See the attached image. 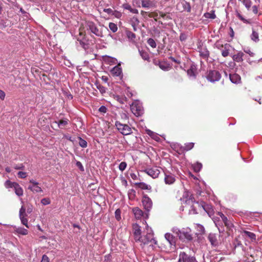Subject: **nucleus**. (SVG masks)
<instances>
[{"instance_id": "f257e3e1", "label": "nucleus", "mask_w": 262, "mask_h": 262, "mask_svg": "<svg viewBox=\"0 0 262 262\" xmlns=\"http://www.w3.org/2000/svg\"><path fill=\"white\" fill-rule=\"evenodd\" d=\"M146 224L145 232L146 234L142 235L141 230L139 225L136 224L133 225L134 229V236L136 242H138L141 243V245H145L148 244L150 242L153 241L156 244L157 241L154 238V233L151 229Z\"/></svg>"}, {"instance_id": "f03ea898", "label": "nucleus", "mask_w": 262, "mask_h": 262, "mask_svg": "<svg viewBox=\"0 0 262 262\" xmlns=\"http://www.w3.org/2000/svg\"><path fill=\"white\" fill-rule=\"evenodd\" d=\"M205 77L209 81L214 83L221 79V74L216 70H210L206 73Z\"/></svg>"}, {"instance_id": "7ed1b4c3", "label": "nucleus", "mask_w": 262, "mask_h": 262, "mask_svg": "<svg viewBox=\"0 0 262 262\" xmlns=\"http://www.w3.org/2000/svg\"><path fill=\"white\" fill-rule=\"evenodd\" d=\"M132 112L137 117L142 116L144 113V109L142 103L138 100L133 102L130 105Z\"/></svg>"}, {"instance_id": "20e7f679", "label": "nucleus", "mask_w": 262, "mask_h": 262, "mask_svg": "<svg viewBox=\"0 0 262 262\" xmlns=\"http://www.w3.org/2000/svg\"><path fill=\"white\" fill-rule=\"evenodd\" d=\"M115 126L118 130L123 135H128L132 133L131 127L125 124H122L118 121L115 122Z\"/></svg>"}, {"instance_id": "39448f33", "label": "nucleus", "mask_w": 262, "mask_h": 262, "mask_svg": "<svg viewBox=\"0 0 262 262\" xmlns=\"http://www.w3.org/2000/svg\"><path fill=\"white\" fill-rule=\"evenodd\" d=\"M86 27L88 30H90L92 33L95 34L96 36L99 37L103 36L102 31L99 29L93 21H88L86 22Z\"/></svg>"}, {"instance_id": "423d86ee", "label": "nucleus", "mask_w": 262, "mask_h": 262, "mask_svg": "<svg viewBox=\"0 0 262 262\" xmlns=\"http://www.w3.org/2000/svg\"><path fill=\"white\" fill-rule=\"evenodd\" d=\"M214 45L218 50L221 51L222 55L224 57H226L229 55V51L231 48L230 44L226 43L223 45L220 41H217Z\"/></svg>"}, {"instance_id": "0eeeda50", "label": "nucleus", "mask_w": 262, "mask_h": 262, "mask_svg": "<svg viewBox=\"0 0 262 262\" xmlns=\"http://www.w3.org/2000/svg\"><path fill=\"white\" fill-rule=\"evenodd\" d=\"M178 262H198L195 257L186 254L185 252H181L179 255Z\"/></svg>"}, {"instance_id": "6e6552de", "label": "nucleus", "mask_w": 262, "mask_h": 262, "mask_svg": "<svg viewBox=\"0 0 262 262\" xmlns=\"http://www.w3.org/2000/svg\"><path fill=\"white\" fill-rule=\"evenodd\" d=\"M142 203L145 210L149 212L152 208V202L147 195L144 194L142 199Z\"/></svg>"}, {"instance_id": "1a4fd4ad", "label": "nucleus", "mask_w": 262, "mask_h": 262, "mask_svg": "<svg viewBox=\"0 0 262 262\" xmlns=\"http://www.w3.org/2000/svg\"><path fill=\"white\" fill-rule=\"evenodd\" d=\"M144 171L153 179L158 178L160 173V170L157 167L146 168Z\"/></svg>"}, {"instance_id": "9d476101", "label": "nucleus", "mask_w": 262, "mask_h": 262, "mask_svg": "<svg viewBox=\"0 0 262 262\" xmlns=\"http://www.w3.org/2000/svg\"><path fill=\"white\" fill-rule=\"evenodd\" d=\"M200 56L204 59L207 60L209 57V52L206 47H202L200 45L198 46Z\"/></svg>"}, {"instance_id": "9b49d317", "label": "nucleus", "mask_w": 262, "mask_h": 262, "mask_svg": "<svg viewBox=\"0 0 262 262\" xmlns=\"http://www.w3.org/2000/svg\"><path fill=\"white\" fill-rule=\"evenodd\" d=\"M30 183L32 184V185L29 186L28 187V189L32 191L33 192L39 193L42 192V189L40 186H38V182L32 179L30 180Z\"/></svg>"}, {"instance_id": "f8f14e48", "label": "nucleus", "mask_w": 262, "mask_h": 262, "mask_svg": "<svg viewBox=\"0 0 262 262\" xmlns=\"http://www.w3.org/2000/svg\"><path fill=\"white\" fill-rule=\"evenodd\" d=\"M176 181L174 175L170 173H165L164 182L165 184L171 185Z\"/></svg>"}, {"instance_id": "ddd939ff", "label": "nucleus", "mask_w": 262, "mask_h": 262, "mask_svg": "<svg viewBox=\"0 0 262 262\" xmlns=\"http://www.w3.org/2000/svg\"><path fill=\"white\" fill-rule=\"evenodd\" d=\"M208 239L212 246L216 247L218 245L217 235L215 233H210L208 236Z\"/></svg>"}, {"instance_id": "4468645a", "label": "nucleus", "mask_w": 262, "mask_h": 262, "mask_svg": "<svg viewBox=\"0 0 262 262\" xmlns=\"http://www.w3.org/2000/svg\"><path fill=\"white\" fill-rule=\"evenodd\" d=\"M132 211L134 214L135 218L137 220L141 219L144 214L143 211L138 207L133 208Z\"/></svg>"}, {"instance_id": "2eb2a0df", "label": "nucleus", "mask_w": 262, "mask_h": 262, "mask_svg": "<svg viewBox=\"0 0 262 262\" xmlns=\"http://www.w3.org/2000/svg\"><path fill=\"white\" fill-rule=\"evenodd\" d=\"M244 54L242 52L239 51L237 53V54L233 55L232 56V58L233 61H234L235 62H242L244 60Z\"/></svg>"}, {"instance_id": "dca6fc26", "label": "nucleus", "mask_w": 262, "mask_h": 262, "mask_svg": "<svg viewBox=\"0 0 262 262\" xmlns=\"http://www.w3.org/2000/svg\"><path fill=\"white\" fill-rule=\"evenodd\" d=\"M250 38L255 42H258L259 41V34L256 29L252 28V33L250 35Z\"/></svg>"}, {"instance_id": "f3484780", "label": "nucleus", "mask_w": 262, "mask_h": 262, "mask_svg": "<svg viewBox=\"0 0 262 262\" xmlns=\"http://www.w3.org/2000/svg\"><path fill=\"white\" fill-rule=\"evenodd\" d=\"M229 78L231 82L235 84L240 83L241 80V76L236 73L230 74L229 75Z\"/></svg>"}, {"instance_id": "a211bd4d", "label": "nucleus", "mask_w": 262, "mask_h": 262, "mask_svg": "<svg viewBox=\"0 0 262 262\" xmlns=\"http://www.w3.org/2000/svg\"><path fill=\"white\" fill-rule=\"evenodd\" d=\"M111 72L114 76H120L122 75V69L120 65H117L112 69Z\"/></svg>"}, {"instance_id": "6ab92c4d", "label": "nucleus", "mask_w": 262, "mask_h": 262, "mask_svg": "<svg viewBox=\"0 0 262 262\" xmlns=\"http://www.w3.org/2000/svg\"><path fill=\"white\" fill-rule=\"evenodd\" d=\"M179 238L182 240L187 239L188 241H190L192 239V236L190 233L183 230L181 231Z\"/></svg>"}, {"instance_id": "aec40b11", "label": "nucleus", "mask_w": 262, "mask_h": 262, "mask_svg": "<svg viewBox=\"0 0 262 262\" xmlns=\"http://www.w3.org/2000/svg\"><path fill=\"white\" fill-rule=\"evenodd\" d=\"M146 132L148 136H149L152 139L155 140L156 141H159L160 140V138L159 135L149 129H146Z\"/></svg>"}, {"instance_id": "412c9836", "label": "nucleus", "mask_w": 262, "mask_h": 262, "mask_svg": "<svg viewBox=\"0 0 262 262\" xmlns=\"http://www.w3.org/2000/svg\"><path fill=\"white\" fill-rule=\"evenodd\" d=\"M122 7L124 9L127 10L133 14L138 13V10L136 9L132 8L131 6L128 3L123 4Z\"/></svg>"}, {"instance_id": "4be33fe9", "label": "nucleus", "mask_w": 262, "mask_h": 262, "mask_svg": "<svg viewBox=\"0 0 262 262\" xmlns=\"http://www.w3.org/2000/svg\"><path fill=\"white\" fill-rule=\"evenodd\" d=\"M68 119L60 120L58 121H55V123L57 124L58 126L60 128H63L68 124Z\"/></svg>"}, {"instance_id": "5701e85b", "label": "nucleus", "mask_w": 262, "mask_h": 262, "mask_svg": "<svg viewBox=\"0 0 262 262\" xmlns=\"http://www.w3.org/2000/svg\"><path fill=\"white\" fill-rule=\"evenodd\" d=\"M135 185L144 190H150L151 188L150 185H148L144 182L136 183Z\"/></svg>"}, {"instance_id": "b1692460", "label": "nucleus", "mask_w": 262, "mask_h": 262, "mask_svg": "<svg viewBox=\"0 0 262 262\" xmlns=\"http://www.w3.org/2000/svg\"><path fill=\"white\" fill-rule=\"evenodd\" d=\"M165 237L170 245H172L175 244V238L171 233H166L165 234Z\"/></svg>"}, {"instance_id": "393cba45", "label": "nucleus", "mask_w": 262, "mask_h": 262, "mask_svg": "<svg viewBox=\"0 0 262 262\" xmlns=\"http://www.w3.org/2000/svg\"><path fill=\"white\" fill-rule=\"evenodd\" d=\"M15 232L18 234L23 235H25L28 234V230L23 227H16L15 229Z\"/></svg>"}, {"instance_id": "a878e982", "label": "nucleus", "mask_w": 262, "mask_h": 262, "mask_svg": "<svg viewBox=\"0 0 262 262\" xmlns=\"http://www.w3.org/2000/svg\"><path fill=\"white\" fill-rule=\"evenodd\" d=\"M195 71L196 68L194 66H191L190 68L187 70V73L190 77H195Z\"/></svg>"}, {"instance_id": "bb28decb", "label": "nucleus", "mask_w": 262, "mask_h": 262, "mask_svg": "<svg viewBox=\"0 0 262 262\" xmlns=\"http://www.w3.org/2000/svg\"><path fill=\"white\" fill-rule=\"evenodd\" d=\"M16 194L18 196H22L23 195V190L20 185L17 183L15 184L14 188Z\"/></svg>"}, {"instance_id": "cd10ccee", "label": "nucleus", "mask_w": 262, "mask_h": 262, "mask_svg": "<svg viewBox=\"0 0 262 262\" xmlns=\"http://www.w3.org/2000/svg\"><path fill=\"white\" fill-rule=\"evenodd\" d=\"M236 16L244 23L246 24H250L251 23L250 19L245 18L238 12H236Z\"/></svg>"}, {"instance_id": "c85d7f7f", "label": "nucleus", "mask_w": 262, "mask_h": 262, "mask_svg": "<svg viewBox=\"0 0 262 262\" xmlns=\"http://www.w3.org/2000/svg\"><path fill=\"white\" fill-rule=\"evenodd\" d=\"M242 3L246 8L247 10H250L252 6V2L251 0H242Z\"/></svg>"}, {"instance_id": "c756f323", "label": "nucleus", "mask_w": 262, "mask_h": 262, "mask_svg": "<svg viewBox=\"0 0 262 262\" xmlns=\"http://www.w3.org/2000/svg\"><path fill=\"white\" fill-rule=\"evenodd\" d=\"M27 216H19L20 220L21 221V223L23 225L25 226L27 228H29V226L28 225V220L26 218Z\"/></svg>"}, {"instance_id": "7c9ffc66", "label": "nucleus", "mask_w": 262, "mask_h": 262, "mask_svg": "<svg viewBox=\"0 0 262 262\" xmlns=\"http://www.w3.org/2000/svg\"><path fill=\"white\" fill-rule=\"evenodd\" d=\"M78 140H79V145L82 148H85L87 147L88 146V143H87V142L83 139L82 138H81L80 137H79L78 138Z\"/></svg>"}, {"instance_id": "2f4dec72", "label": "nucleus", "mask_w": 262, "mask_h": 262, "mask_svg": "<svg viewBox=\"0 0 262 262\" xmlns=\"http://www.w3.org/2000/svg\"><path fill=\"white\" fill-rule=\"evenodd\" d=\"M139 53L143 59L147 61L149 60V55L146 52L144 51H139Z\"/></svg>"}, {"instance_id": "473e14b6", "label": "nucleus", "mask_w": 262, "mask_h": 262, "mask_svg": "<svg viewBox=\"0 0 262 262\" xmlns=\"http://www.w3.org/2000/svg\"><path fill=\"white\" fill-rule=\"evenodd\" d=\"M204 16L206 18L214 19L216 17V15L214 11L211 12H206L204 13Z\"/></svg>"}, {"instance_id": "72a5a7b5", "label": "nucleus", "mask_w": 262, "mask_h": 262, "mask_svg": "<svg viewBox=\"0 0 262 262\" xmlns=\"http://www.w3.org/2000/svg\"><path fill=\"white\" fill-rule=\"evenodd\" d=\"M191 202L193 203L191 206V209L190 210V211L192 212V213L193 214H196V213H197V211H196V207L195 206V205L198 206L199 207L200 206V205L199 204V203L198 202H195L194 201L193 202L192 200H191Z\"/></svg>"}, {"instance_id": "f704fd0d", "label": "nucleus", "mask_w": 262, "mask_h": 262, "mask_svg": "<svg viewBox=\"0 0 262 262\" xmlns=\"http://www.w3.org/2000/svg\"><path fill=\"white\" fill-rule=\"evenodd\" d=\"M110 29L113 32L115 33L117 31L118 27L116 24L113 23H110L108 24Z\"/></svg>"}, {"instance_id": "c9c22d12", "label": "nucleus", "mask_w": 262, "mask_h": 262, "mask_svg": "<svg viewBox=\"0 0 262 262\" xmlns=\"http://www.w3.org/2000/svg\"><path fill=\"white\" fill-rule=\"evenodd\" d=\"M16 182H12L9 180H7L5 183V186L6 188H14L15 184H16Z\"/></svg>"}, {"instance_id": "e433bc0d", "label": "nucleus", "mask_w": 262, "mask_h": 262, "mask_svg": "<svg viewBox=\"0 0 262 262\" xmlns=\"http://www.w3.org/2000/svg\"><path fill=\"white\" fill-rule=\"evenodd\" d=\"M193 168L195 172H199L202 168V165L201 163L197 162L193 165Z\"/></svg>"}, {"instance_id": "4c0bfd02", "label": "nucleus", "mask_w": 262, "mask_h": 262, "mask_svg": "<svg viewBox=\"0 0 262 262\" xmlns=\"http://www.w3.org/2000/svg\"><path fill=\"white\" fill-rule=\"evenodd\" d=\"M126 35H127V38L132 41H134L135 40V39L136 38L135 34L132 32L131 31H127Z\"/></svg>"}, {"instance_id": "58836bf2", "label": "nucleus", "mask_w": 262, "mask_h": 262, "mask_svg": "<svg viewBox=\"0 0 262 262\" xmlns=\"http://www.w3.org/2000/svg\"><path fill=\"white\" fill-rule=\"evenodd\" d=\"M128 198L130 200H134L136 197V191L134 189H132L128 191Z\"/></svg>"}, {"instance_id": "ea45409f", "label": "nucleus", "mask_w": 262, "mask_h": 262, "mask_svg": "<svg viewBox=\"0 0 262 262\" xmlns=\"http://www.w3.org/2000/svg\"><path fill=\"white\" fill-rule=\"evenodd\" d=\"M105 61H107L108 62L116 63L117 61V59L115 58L111 57L109 56H105Z\"/></svg>"}, {"instance_id": "a19ab883", "label": "nucleus", "mask_w": 262, "mask_h": 262, "mask_svg": "<svg viewBox=\"0 0 262 262\" xmlns=\"http://www.w3.org/2000/svg\"><path fill=\"white\" fill-rule=\"evenodd\" d=\"M147 43L152 48H155L157 46V44L155 42V41L154 40V39L152 38H149L148 40H147Z\"/></svg>"}, {"instance_id": "79ce46f5", "label": "nucleus", "mask_w": 262, "mask_h": 262, "mask_svg": "<svg viewBox=\"0 0 262 262\" xmlns=\"http://www.w3.org/2000/svg\"><path fill=\"white\" fill-rule=\"evenodd\" d=\"M133 19L134 20V21L132 23V25L133 27L134 30L136 31L137 30L136 26L138 25L139 21L136 17H133Z\"/></svg>"}, {"instance_id": "37998d69", "label": "nucleus", "mask_w": 262, "mask_h": 262, "mask_svg": "<svg viewBox=\"0 0 262 262\" xmlns=\"http://www.w3.org/2000/svg\"><path fill=\"white\" fill-rule=\"evenodd\" d=\"M244 233L246 236H248L250 238L252 239H255V234L254 233L248 231H245Z\"/></svg>"}, {"instance_id": "c03bdc74", "label": "nucleus", "mask_w": 262, "mask_h": 262, "mask_svg": "<svg viewBox=\"0 0 262 262\" xmlns=\"http://www.w3.org/2000/svg\"><path fill=\"white\" fill-rule=\"evenodd\" d=\"M126 166H127L126 163L125 162H122L120 163V164L119 165V169L120 171H123L126 169Z\"/></svg>"}, {"instance_id": "a18cd8bd", "label": "nucleus", "mask_w": 262, "mask_h": 262, "mask_svg": "<svg viewBox=\"0 0 262 262\" xmlns=\"http://www.w3.org/2000/svg\"><path fill=\"white\" fill-rule=\"evenodd\" d=\"M193 146H194L193 143H192V142L187 143L185 144L184 149L186 150H189L191 149L193 147Z\"/></svg>"}, {"instance_id": "49530a36", "label": "nucleus", "mask_w": 262, "mask_h": 262, "mask_svg": "<svg viewBox=\"0 0 262 262\" xmlns=\"http://www.w3.org/2000/svg\"><path fill=\"white\" fill-rule=\"evenodd\" d=\"M19 216H27V214L26 213V208L24 206H22L19 210Z\"/></svg>"}, {"instance_id": "de8ad7c7", "label": "nucleus", "mask_w": 262, "mask_h": 262, "mask_svg": "<svg viewBox=\"0 0 262 262\" xmlns=\"http://www.w3.org/2000/svg\"><path fill=\"white\" fill-rule=\"evenodd\" d=\"M41 203L43 205H47L51 203V201L49 198H43L41 200Z\"/></svg>"}, {"instance_id": "09e8293b", "label": "nucleus", "mask_w": 262, "mask_h": 262, "mask_svg": "<svg viewBox=\"0 0 262 262\" xmlns=\"http://www.w3.org/2000/svg\"><path fill=\"white\" fill-rule=\"evenodd\" d=\"M115 217L117 221L121 219V211L119 209H117L115 212Z\"/></svg>"}, {"instance_id": "8fccbe9b", "label": "nucleus", "mask_w": 262, "mask_h": 262, "mask_svg": "<svg viewBox=\"0 0 262 262\" xmlns=\"http://www.w3.org/2000/svg\"><path fill=\"white\" fill-rule=\"evenodd\" d=\"M97 88L99 90L101 94H103L106 92V88L101 84L97 85Z\"/></svg>"}, {"instance_id": "3c124183", "label": "nucleus", "mask_w": 262, "mask_h": 262, "mask_svg": "<svg viewBox=\"0 0 262 262\" xmlns=\"http://www.w3.org/2000/svg\"><path fill=\"white\" fill-rule=\"evenodd\" d=\"M115 99L121 104H123L125 101L126 98L117 95L115 96Z\"/></svg>"}, {"instance_id": "603ef678", "label": "nucleus", "mask_w": 262, "mask_h": 262, "mask_svg": "<svg viewBox=\"0 0 262 262\" xmlns=\"http://www.w3.org/2000/svg\"><path fill=\"white\" fill-rule=\"evenodd\" d=\"M172 232L175 233L179 237H180V235L181 234V231L179 228L177 227H174L172 229Z\"/></svg>"}, {"instance_id": "864d4df0", "label": "nucleus", "mask_w": 262, "mask_h": 262, "mask_svg": "<svg viewBox=\"0 0 262 262\" xmlns=\"http://www.w3.org/2000/svg\"><path fill=\"white\" fill-rule=\"evenodd\" d=\"M120 116L122 119L123 120H128V116L126 112H122L120 113Z\"/></svg>"}, {"instance_id": "5fc2aeb1", "label": "nucleus", "mask_w": 262, "mask_h": 262, "mask_svg": "<svg viewBox=\"0 0 262 262\" xmlns=\"http://www.w3.org/2000/svg\"><path fill=\"white\" fill-rule=\"evenodd\" d=\"M225 225L229 230H231L232 228L234 227L232 223L229 220H228V221L226 223Z\"/></svg>"}, {"instance_id": "6e6d98bb", "label": "nucleus", "mask_w": 262, "mask_h": 262, "mask_svg": "<svg viewBox=\"0 0 262 262\" xmlns=\"http://www.w3.org/2000/svg\"><path fill=\"white\" fill-rule=\"evenodd\" d=\"M99 112H100V113H106L107 111V108H106V107L104 105H102L101 106L99 110H98Z\"/></svg>"}, {"instance_id": "4d7b16f0", "label": "nucleus", "mask_w": 262, "mask_h": 262, "mask_svg": "<svg viewBox=\"0 0 262 262\" xmlns=\"http://www.w3.org/2000/svg\"><path fill=\"white\" fill-rule=\"evenodd\" d=\"M18 177L24 179L27 177V173L23 171H19L17 173Z\"/></svg>"}, {"instance_id": "13d9d810", "label": "nucleus", "mask_w": 262, "mask_h": 262, "mask_svg": "<svg viewBox=\"0 0 262 262\" xmlns=\"http://www.w3.org/2000/svg\"><path fill=\"white\" fill-rule=\"evenodd\" d=\"M142 6L144 8H149L150 6V3L149 1H142Z\"/></svg>"}, {"instance_id": "bf43d9fd", "label": "nucleus", "mask_w": 262, "mask_h": 262, "mask_svg": "<svg viewBox=\"0 0 262 262\" xmlns=\"http://www.w3.org/2000/svg\"><path fill=\"white\" fill-rule=\"evenodd\" d=\"M76 166L79 168V169L83 171H84V167L82 164V163L80 161H77L76 163Z\"/></svg>"}, {"instance_id": "052dcab7", "label": "nucleus", "mask_w": 262, "mask_h": 262, "mask_svg": "<svg viewBox=\"0 0 262 262\" xmlns=\"http://www.w3.org/2000/svg\"><path fill=\"white\" fill-rule=\"evenodd\" d=\"M41 262H50L49 257L45 254L43 255Z\"/></svg>"}, {"instance_id": "680f3d73", "label": "nucleus", "mask_w": 262, "mask_h": 262, "mask_svg": "<svg viewBox=\"0 0 262 262\" xmlns=\"http://www.w3.org/2000/svg\"><path fill=\"white\" fill-rule=\"evenodd\" d=\"M159 67L161 69L165 71L167 70L168 68V67L167 65H166L165 63H160Z\"/></svg>"}, {"instance_id": "e2e57ef3", "label": "nucleus", "mask_w": 262, "mask_h": 262, "mask_svg": "<svg viewBox=\"0 0 262 262\" xmlns=\"http://www.w3.org/2000/svg\"><path fill=\"white\" fill-rule=\"evenodd\" d=\"M113 14L118 18H120L122 16L121 13L117 11H115Z\"/></svg>"}, {"instance_id": "0e129e2a", "label": "nucleus", "mask_w": 262, "mask_h": 262, "mask_svg": "<svg viewBox=\"0 0 262 262\" xmlns=\"http://www.w3.org/2000/svg\"><path fill=\"white\" fill-rule=\"evenodd\" d=\"M244 51L245 53L248 54L251 56H253L254 55V54L251 51L250 49L247 48L246 49H244Z\"/></svg>"}, {"instance_id": "69168bd1", "label": "nucleus", "mask_w": 262, "mask_h": 262, "mask_svg": "<svg viewBox=\"0 0 262 262\" xmlns=\"http://www.w3.org/2000/svg\"><path fill=\"white\" fill-rule=\"evenodd\" d=\"M5 96L6 94L5 92L3 91L0 90V99L2 100H4Z\"/></svg>"}, {"instance_id": "338daca9", "label": "nucleus", "mask_w": 262, "mask_h": 262, "mask_svg": "<svg viewBox=\"0 0 262 262\" xmlns=\"http://www.w3.org/2000/svg\"><path fill=\"white\" fill-rule=\"evenodd\" d=\"M258 7L256 5H254L252 6V11L255 14H256L258 13Z\"/></svg>"}, {"instance_id": "774afa93", "label": "nucleus", "mask_w": 262, "mask_h": 262, "mask_svg": "<svg viewBox=\"0 0 262 262\" xmlns=\"http://www.w3.org/2000/svg\"><path fill=\"white\" fill-rule=\"evenodd\" d=\"M104 11L108 14H113V11L111 8L104 9Z\"/></svg>"}]
</instances>
